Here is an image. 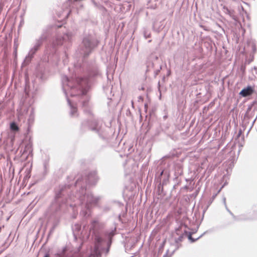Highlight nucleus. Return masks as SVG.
Here are the masks:
<instances>
[{
  "mask_svg": "<svg viewBox=\"0 0 257 257\" xmlns=\"http://www.w3.org/2000/svg\"><path fill=\"white\" fill-rule=\"evenodd\" d=\"M63 89L67 99V101L70 106V115L75 116V113L77 112V109L73 107L68 98V95L74 96L86 94L87 90L88 81L86 79L76 78L75 79L71 78L70 80L64 76L62 78Z\"/></svg>",
  "mask_w": 257,
  "mask_h": 257,
  "instance_id": "obj_1",
  "label": "nucleus"
},
{
  "mask_svg": "<svg viewBox=\"0 0 257 257\" xmlns=\"http://www.w3.org/2000/svg\"><path fill=\"white\" fill-rule=\"evenodd\" d=\"M102 225L96 220H93L89 228V233L95 235V243L93 248L91 249L88 257H100L101 251L103 246L105 244V240L99 234L98 230L101 228Z\"/></svg>",
  "mask_w": 257,
  "mask_h": 257,
  "instance_id": "obj_2",
  "label": "nucleus"
},
{
  "mask_svg": "<svg viewBox=\"0 0 257 257\" xmlns=\"http://www.w3.org/2000/svg\"><path fill=\"white\" fill-rule=\"evenodd\" d=\"M98 199V198L94 197L91 193H89L86 189L82 188L81 191L77 193L75 196L70 197V201H72L74 203H70V205L73 207L77 205L86 203V205L89 207V204H96Z\"/></svg>",
  "mask_w": 257,
  "mask_h": 257,
  "instance_id": "obj_3",
  "label": "nucleus"
},
{
  "mask_svg": "<svg viewBox=\"0 0 257 257\" xmlns=\"http://www.w3.org/2000/svg\"><path fill=\"white\" fill-rule=\"evenodd\" d=\"M94 47L92 38L88 36L84 38L80 53L84 56H88Z\"/></svg>",
  "mask_w": 257,
  "mask_h": 257,
  "instance_id": "obj_4",
  "label": "nucleus"
},
{
  "mask_svg": "<svg viewBox=\"0 0 257 257\" xmlns=\"http://www.w3.org/2000/svg\"><path fill=\"white\" fill-rule=\"evenodd\" d=\"M46 36L44 35H43L40 37L39 39L37 40L34 47L30 50L28 56L26 57L23 62V64L27 65L29 63L32 58L33 57V55L38 50L39 47L41 46L42 42L46 39Z\"/></svg>",
  "mask_w": 257,
  "mask_h": 257,
  "instance_id": "obj_5",
  "label": "nucleus"
},
{
  "mask_svg": "<svg viewBox=\"0 0 257 257\" xmlns=\"http://www.w3.org/2000/svg\"><path fill=\"white\" fill-rule=\"evenodd\" d=\"M72 35L70 33H67L63 37L58 36L53 42V44L55 45H62L64 42L70 40Z\"/></svg>",
  "mask_w": 257,
  "mask_h": 257,
  "instance_id": "obj_6",
  "label": "nucleus"
},
{
  "mask_svg": "<svg viewBox=\"0 0 257 257\" xmlns=\"http://www.w3.org/2000/svg\"><path fill=\"white\" fill-rule=\"evenodd\" d=\"M253 90L251 86H248L243 89L239 93V94L243 97H246L251 95Z\"/></svg>",
  "mask_w": 257,
  "mask_h": 257,
  "instance_id": "obj_7",
  "label": "nucleus"
},
{
  "mask_svg": "<svg viewBox=\"0 0 257 257\" xmlns=\"http://www.w3.org/2000/svg\"><path fill=\"white\" fill-rule=\"evenodd\" d=\"M11 129L14 131H17L19 130L18 126L15 122H12L10 125Z\"/></svg>",
  "mask_w": 257,
  "mask_h": 257,
  "instance_id": "obj_8",
  "label": "nucleus"
},
{
  "mask_svg": "<svg viewBox=\"0 0 257 257\" xmlns=\"http://www.w3.org/2000/svg\"><path fill=\"white\" fill-rule=\"evenodd\" d=\"M226 11L227 12V13L233 19H235L234 17L232 15V12L230 11H229L228 9H226Z\"/></svg>",
  "mask_w": 257,
  "mask_h": 257,
  "instance_id": "obj_9",
  "label": "nucleus"
},
{
  "mask_svg": "<svg viewBox=\"0 0 257 257\" xmlns=\"http://www.w3.org/2000/svg\"><path fill=\"white\" fill-rule=\"evenodd\" d=\"M92 178V177L91 175H90V176H88V181L89 183H91Z\"/></svg>",
  "mask_w": 257,
  "mask_h": 257,
  "instance_id": "obj_10",
  "label": "nucleus"
},
{
  "mask_svg": "<svg viewBox=\"0 0 257 257\" xmlns=\"http://www.w3.org/2000/svg\"><path fill=\"white\" fill-rule=\"evenodd\" d=\"M110 242L109 243H107V245H108V247L107 248V249H106V253H107L109 251V246L110 245Z\"/></svg>",
  "mask_w": 257,
  "mask_h": 257,
  "instance_id": "obj_11",
  "label": "nucleus"
},
{
  "mask_svg": "<svg viewBox=\"0 0 257 257\" xmlns=\"http://www.w3.org/2000/svg\"><path fill=\"white\" fill-rule=\"evenodd\" d=\"M251 47H252V50L253 51H255V46L253 44H252L251 45Z\"/></svg>",
  "mask_w": 257,
  "mask_h": 257,
  "instance_id": "obj_12",
  "label": "nucleus"
},
{
  "mask_svg": "<svg viewBox=\"0 0 257 257\" xmlns=\"http://www.w3.org/2000/svg\"><path fill=\"white\" fill-rule=\"evenodd\" d=\"M26 148H28L29 149H30V151H29V152H30L31 151V147H30V146L28 145V146H26Z\"/></svg>",
  "mask_w": 257,
  "mask_h": 257,
  "instance_id": "obj_13",
  "label": "nucleus"
},
{
  "mask_svg": "<svg viewBox=\"0 0 257 257\" xmlns=\"http://www.w3.org/2000/svg\"><path fill=\"white\" fill-rule=\"evenodd\" d=\"M223 202H224V203L225 205H226V199H225V198H223Z\"/></svg>",
  "mask_w": 257,
  "mask_h": 257,
  "instance_id": "obj_14",
  "label": "nucleus"
},
{
  "mask_svg": "<svg viewBox=\"0 0 257 257\" xmlns=\"http://www.w3.org/2000/svg\"><path fill=\"white\" fill-rule=\"evenodd\" d=\"M113 235V234L112 233H110L109 235V237H110L111 236H112Z\"/></svg>",
  "mask_w": 257,
  "mask_h": 257,
  "instance_id": "obj_15",
  "label": "nucleus"
},
{
  "mask_svg": "<svg viewBox=\"0 0 257 257\" xmlns=\"http://www.w3.org/2000/svg\"><path fill=\"white\" fill-rule=\"evenodd\" d=\"M44 257H49V255L46 254Z\"/></svg>",
  "mask_w": 257,
  "mask_h": 257,
  "instance_id": "obj_16",
  "label": "nucleus"
},
{
  "mask_svg": "<svg viewBox=\"0 0 257 257\" xmlns=\"http://www.w3.org/2000/svg\"><path fill=\"white\" fill-rule=\"evenodd\" d=\"M83 105H84V106H85V103H83Z\"/></svg>",
  "mask_w": 257,
  "mask_h": 257,
  "instance_id": "obj_17",
  "label": "nucleus"
}]
</instances>
